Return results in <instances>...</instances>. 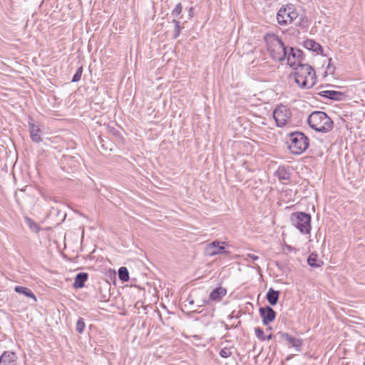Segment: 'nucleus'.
<instances>
[{"label":"nucleus","instance_id":"1","mask_svg":"<svg viewBox=\"0 0 365 365\" xmlns=\"http://www.w3.org/2000/svg\"><path fill=\"white\" fill-rule=\"evenodd\" d=\"M294 72L290 74L294 76V82L302 89L312 88L317 83V76L314 68L309 64H298L294 67Z\"/></svg>","mask_w":365,"mask_h":365},{"label":"nucleus","instance_id":"2","mask_svg":"<svg viewBox=\"0 0 365 365\" xmlns=\"http://www.w3.org/2000/svg\"><path fill=\"white\" fill-rule=\"evenodd\" d=\"M267 48L271 57L277 61H283L286 59L288 48L277 36L271 34L264 36Z\"/></svg>","mask_w":365,"mask_h":365},{"label":"nucleus","instance_id":"3","mask_svg":"<svg viewBox=\"0 0 365 365\" xmlns=\"http://www.w3.org/2000/svg\"><path fill=\"white\" fill-rule=\"evenodd\" d=\"M309 127L314 130L327 133L334 128V122L330 117L323 111H313L307 118Z\"/></svg>","mask_w":365,"mask_h":365},{"label":"nucleus","instance_id":"4","mask_svg":"<svg viewBox=\"0 0 365 365\" xmlns=\"http://www.w3.org/2000/svg\"><path fill=\"white\" fill-rule=\"evenodd\" d=\"M288 149L294 155H300L309 145V139L302 132H292L287 135Z\"/></svg>","mask_w":365,"mask_h":365},{"label":"nucleus","instance_id":"5","mask_svg":"<svg viewBox=\"0 0 365 365\" xmlns=\"http://www.w3.org/2000/svg\"><path fill=\"white\" fill-rule=\"evenodd\" d=\"M292 224L303 235L310 233L312 226L311 215L304 212H296L291 215Z\"/></svg>","mask_w":365,"mask_h":365},{"label":"nucleus","instance_id":"6","mask_svg":"<svg viewBox=\"0 0 365 365\" xmlns=\"http://www.w3.org/2000/svg\"><path fill=\"white\" fill-rule=\"evenodd\" d=\"M298 17L293 4H287L279 9L277 14V20L279 25L287 26L292 24Z\"/></svg>","mask_w":365,"mask_h":365},{"label":"nucleus","instance_id":"7","mask_svg":"<svg viewBox=\"0 0 365 365\" xmlns=\"http://www.w3.org/2000/svg\"><path fill=\"white\" fill-rule=\"evenodd\" d=\"M273 118L278 127H283L291 118L290 110L284 105L277 106L273 111Z\"/></svg>","mask_w":365,"mask_h":365},{"label":"nucleus","instance_id":"8","mask_svg":"<svg viewBox=\"0 0 365 365\" xmlns=\"http://www.w3.org/2000/svg\"><path fill=\"white\" fill-rule=\"evenodd\" d=\"M226 242L220 241H213L209 243L205 250L207 256H215L219 254L229 255L230 252L225 249Z\"/></svg>","mask_w":365,"mask_h":365},{"label":"nucleus","instance_id":"9","mask_svg":"<svg viewBox=\"0 0 365 365\" xmlns=\"http://www.w3.org/2000/svg\"><path fill=\"white\" fill-rule=\"evenodd\" d=\"M280 341H284L289 348H294L297 351H300L303 344L302 339L291 336L289 333L278 331L277 335Z\"/></svg>","mask_w":365,"mask_h":365},{"label":"nucleus","instance_id":"10","mask_svg":"<svg viewBox=\"0 0 365 365\" xmlns=\"http://www.w3.org/2000/svg\"><path fill=\"white\" fill-rule=\"evenodd\" d=\"M259 314L265 326L274 322L277 316V312L269 305L259 307Z\"/></svg>","mask_w":365,"mask_h":365},{"label":"nucleus","instance_id":"11","mask_svg":"<svg viewBox=\"0 0 365 365\" xmlns=\"http://www.w3.org/2000/svg\"><path fill=\"white\" fill-rule=\"evenodd\" d=\"M299 52V48H296L294 47H289L288 48L286 59L287 61V64L292 68H294V67L298 66Z\"/></svg>","mask_w":365,"mask_h":365},{"label":"nucleus","instance_id":"12","mask_svg":"<svg viewBox=\"0 0 365 365\" xmlns=\"http://www.w3.org/2000/svg\"><path fill=\"white\" fill-rule=\"evenodd\" d=\"M29 130L31 139L33 142L38 143L43 140L41 137L43 131L38 125H36L31 122H29Z\"/></svg>","mask_w":365,"mask_h":365},{"label":"nucleus","instance_id":"13","mask_svg":"<svg viewBox=\"0 0 365 365\" xmlns=\"http://www.w3.org/2000/svg\"><path fill=\"white\" fill-rule=\"evenodd\" d=\"M16 359L15 352L5 351L0 356V365H15Z\"/></svg>","mask_w":365,"mask_h":365},{"label":"nucleus","instance_id":"14","mask_svg":"<svg viewBox=\"0 0 365 365\" xmlns=\"http://www.w3.org/2000/svg\"><path fill=\"white\" fill-rule=\"evenodd\" d=\"M318 95L333 101H341L346 96L343 92L328 90L320 91L318 93Z\"/></svg>","mask_w":365,"mask_h":365},{"label":"nucleus","instance_id":"15","mask_svg":"<svg viewBox=\"0 0 365 365\" xmlns=\"http://www.w3.org/2000/svg\"><path fill=\"white\" fill-rule=\"evenodd\" d=\"M227 294V289L222 287L214 289L210 294V300L212 302H220Z\"/></svg>","mask_w":365,"mask_h":365},{"label":"nucleus","instance_id":"16","mask_svg":"<svg viewBox=\"0 0 365 365\" xmlns=\"http://www.w3.org/2000/svg\"><path fill=\"white\" fill-rule=\"evenodd\" d=\"M304 48L317 53H322L323 47L313 39H307L303 43Z\"/></svg>","mask_w":365,"mask_h":365},{"label":"nucleus","instance_id":"17","mask_svg":"<svg viewBox=\"0 0 365 365\" xmlns=\"http://www.w3.org/2000/svg\"><path fill=\"white\" fill-rule=\"evenodd\" d=\"M88 274L86 272H79L76 275L73 287L76 289H81L85 286V282L88 280Z\"/></svg>","mask_w":365,"mask_h":365},{"label":"nucleus","instance_id":"18","mask_svg":"<svg viewBox=\"0 0 365 365\" xmlns=\"http://www.w3.org/2000/svg\"><path fill=\"white\" fill-rule=\"evenodd\" d=\"M280 292L274 290L273 288H269L266 294V299L271 306H274L279 302Z\"/></svg>","mask_w":365,"mask_h":365},{"label":"nucleus","instance_id":"19","mask_svg":"<svg viewBox=\"0 0 365 365\" xmlns=\"http://www.w3.org/2000/svg\"><path fill=\"white\" fill-rule=\"evenodd\" d=\"M14 291L16 293H19L20 294H23L27 297L31 298L34 300V302L37 301V299L35 296V294L33 293V292L28 287H23V286H16L14 287Z\"/></svg>","mask_w":365,"mask_h":365},{"label":"nucleus","instance_id":"20","mask_svg":"<svg viewBox=\"0 0 365 365\" xmlns=\"http://www.w3.org/2000/svg\"><path fill=\"white\" fill-rule=\"evenodd\" d=\"M307 264L312 267H319L323 265V262L318 259V256L315 253H312L308 259Z\"/></svg>","mask_w":365,"mask_h":365},{"label":"nucleus","instance_id":"21","mask_svg":"<svg viewBox=\"0 0 365 365\" xmlns=\"http://www.w3.org/2000/svg\"><path fill=\"white\" fill-rule=\"evenodd\" d=\"M118 278L122 282H128L129 280V272L125 267H120L118 272Z\"/></svg>","mask_w":365,"mask_h":365},{"label":"nucleus","instance_id":"22","mask_svg":"<svg viewBox=\"0 0 365 365\" xmlns=\"http://www.w3.org/2000/svg\"><path fill=\"white\" fill-rule=\"evenodd\" d=\"M172 23L174 24V25H175V28H174V31H173V38L176 39L180 36L182 28L180 27V23L179 21H178L176 19H173L172 21Z\"/></svg>","mask_w":365,"mask_h":365},{"label":"nucleus","instance_id":"23","mask_svg":"<svg viewBox=\"0 0 365 365\" xmlns=\"http://www.w3.org/2000/svg\"><path fill=\"white\" fill-rule=\"evenodd\" d=\"M83 66H80L77 69L76 72L75 73V74L73 75V76L72 78V80H71L72 83H76L81 80L82 73H83Z\"/></svg>","mask_w":365,"mask_h":365},{"label":"nucleus","instance_id":"24","mask_svg":"<svg viewBox=\"0 0 365 365\" xmlns=\"http://www.w3.org/2000/svg\"><path fill=\"white\" fill-rule=\"evenodd\" d=\"M25 220L32 230L38 232L40 230L39 226L32 219L29 218V217H26Z\"/></svg>","mask_w":365,"mask_h":365},{"label":"nucleus","instance_id":"25","mask_svg":"<svg viewBox=\"0 0 365 365\" xmlns=\"http://www.w3.org/2000/svg\"><path fill=\"white\" fill-rule=\"evenodd\" d=\"M76 331L79 334H81L83 333V331H84V329H85V322H84V319L82 318V317H80L77 322H76Z\"/></svg>","mask_w":365,"mask_h":365},{"label":"nucleus","instance_id":"26","mask_svg":"<svg viewBox=\"0 0 365 365\" xmlns=\"http://www.w3.org/2000/svg\"><path fill=\"white\" fill-rule=\"evenodd\" d=\"M182 5L181 3H178L175 5L174 9L171 11V15L174 17H178L182 13Z\"/></svg>","mask_w":365,"mask_h":365},{"label":"nucleus","instance_id":"27","mask_svg":"<svg viewBox=\"0 0 365 365\" xmlns=\"http://www.w3.org/2000/svg\"><path fill=\"white\" fill-rule=\"evenodd\" d=\"M232 354V352L231 351V348L228 347H224L220 351V356L222 358H228Z\"/></svg>","mask_w":365,"mask_h":365},{"label":"nucleus","instance_id":"28","mask_svg":"<svg viewBox=\"0 0 365 365\" xmlns=\"http://www.w3.org/2000/svg\"><path fill=\"white\" fill-rule=\"evenodd\" d=\"M277 175L279 179L288 180L289 178V174L287 173L284 168H279L277 170Z\"/></svg>","mask_w":365,"mask_h":365},{"label":"nucleus","instance_id":"29","mask_svg":"<svg viewBox=\"0 0 365 365\" xmlns=\"http://www.w3.org/2000/svg\"><path fill=\"white\" fill-rule=\"evenodd\" d=\"M255 332L256 336L260 340V341H265V335L264 333V331L260 327H256L255 329Z\"/></svg>","mask_w":365,"mask_h":365},{"label":"nucleus","instance_id":"30","mask_svg":"<svg viewBox=\"0 0 365 365\" xmlns=\"http://www.w3.org/2000/svg\"><path fill=\"white\" fill-rule=\"evenodd\" d=\"M334 66L331 64V58H329V63L327 68L326 73L329 72V73H333L334 71Z\"/></svg>","mask_w":365,"mask_h":365},{"label":"nucleus","instance_id":"31","mask_svg":"<svg viewBox=\"0 0 365 365\" xmlns=\"http://www.w3.org/2000/svg\"><path fill=\"white\" fill-rule=\"evenodd\" d=\"M305 56L302 51L299 49V64H307L304 63Z\"/></svg>","mask_w":365,"mask_h":365},{"label":"nucleus","instance_id":"32","mask_svg":"<svg viewBox=\"0 0 365 365\" xmlns=\"http://www.w3.org/2000/svg\"><path fill=\"white\" fill-rule=\"evenodd\" d=\"M210 302H212L211 300H210V297L207 299H202L199 304L197 305V308L202 307L203 306H205L207 304H209Z\"/></svg>","mask_w":365,"mask_h":365},{"label":"nucleus","instance_id":"33","mask_svg":"<svg viewBox=\"0 0 365 365\" xmlns=\"http://www.w3.org/2000/svg\"><path fill=\"white\" fill-rule=\"evenodd\" d=\"M96 298L100 302H107L109 299V296L106 294H101V297L96 296Z\"/></svg>","mask_w":365,"mask_h":365},{"label":"nucleus","instance_id":"34","mask_svg":"<svg viewBox=\"0 0 365 365\" xmlns=\"http://www.w3.org/2000/svg\"><path fill=\"white\" fill-rule=\"evenodd\" d=\"M194 7H190L188 9V16L189 19H191L194 16Z\"/></svg>","mask_w":365,"mask_h":365},{"label":"nucleus","instance_id":"35","mask_svg":"<svg viewBox=\"0 0 365 365\" xmlns=\"http://www.w3.org/2000/svg\"><path fill=\"white\" fill-rule=\"evenodd\" d=\"M247 257L254 261L257 260L259 259V257L257 255H255L254 254H250V253L247 254Z\"/></svg>","mask_w":365,"mask_h":365},{"label":"nucleus","instance_id":"36","mask_svg":"<svg viewBox=\"0 0 365 365\" xmlns=\"http://www.w3.org/2000/svg\"><path fill=\"white\" fill-rule=\"evenodd\" d=\"M185 302H187L190 305H193L195 304V300L191 296H189Z\"/></svg>","mask_w":365,"mask_h":365},{"label":"nucleus","instance_id":"37","mask_svg":"<svg viewBox=\"0 0 365 365\" xmlns=\"http://www.w3.org/2000/svg\"><path fill=\"white\" fill-rule=\"evenodd\" d=\"M273 335L272 334L267 335V336H265V340H269V339H272L273 338Z\"/></svg>","mask_w":365,"mask_h":365},{"label":"nucleus","instance_id":"38","mask_svg":"<svg viewBox=\"0 0 365 365\" xmlns=\"http://www.w3.org/2000/svg\"><path fill=\"white\" fill-rule=\"evenodd\" d=\"M140 307V302H137L135 304V307L136 309H138V307Z\"/></svg>","mask_w":365,"mask_h":365},{"label":"nucleus","instance_id":"39","mask_svg":"<svg viewBox=\"0 0 365 365\" xmlns=\"http://www.w3.org/2000/svg\"><path fill=\"white\" fill-rule=\"evenodd\" d=\"M287 248H288V250H291L292 249L290 246H287Z\"/></svg>","mask_w":365,"mask_h":365},{"label":"nucleus","instance_id":"40","mask_svg":"<svg viewBox=\"0 0 365 365\" xmlns=\"http://www.w3.org/2000/svg\"><path fill=\"white\" fill-rule=\"evenodd\" d=\"M267 329H268V331H270L272 329V328L269 327Z\"/></svg>","mask_w":365,"mask_h":365}]
</instances>
